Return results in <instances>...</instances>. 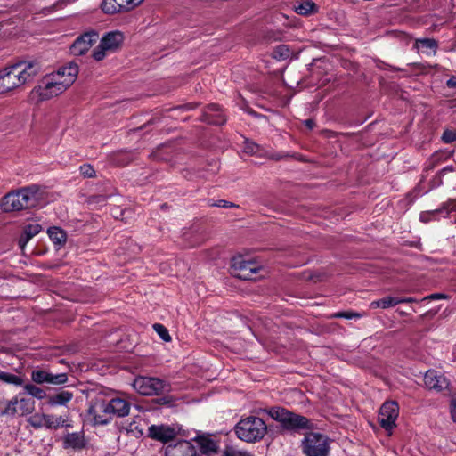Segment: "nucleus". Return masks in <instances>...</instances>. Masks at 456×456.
Wrapping results in <instances>:
<instances>
[{"label":"nucleus","instance_id":"nucleus-16","mask_svg":"<svg viewBox=\"0 0 456 456\" xmlns=\"http://www.w3.org/2000/svg\"><path fill=\"white\" fill-rule=\"evenodd\" d=\"M12 66L0 70V94H4L19 86Z\"/></svg>","mask_w":456,"mask_h":456},{"label":"nucleus","instance_id":"nucleus-44","mask_svg":"<svg viewBox=\"0 0 456 456\" xmlns=\"http://www.w3.org/2000/svg\"><path fill=\"white\" fill-rule=\"evenodd\" d=\"M446 86L449 88H456V77H452L446 81Z\"/></svg>","mask_w":456,"mask_h":456},{"label":"nucleus","instance_id":"nucleus-11","mask_svg":"<svg viewBox=\"0 0 456 456\" xmlns=\"http://www.w3.org/2000/svg\"><path fill=\"white\" fill-rule=\"evenodd\" d=\"M11 66L16 78L19 79V86L33 81L40 69L38 64L32 61H20Z\"/></svg>","mask_w":456,"mask_h":456},{"label":"nucleus","instance_id":"nucleus-43","mask_svg":"<svg viewBox=\"0 0 456 456\" xmlns=\"http://www.w3.org/2000/svg\"><path fill=\"white\" fill-rule=\"evenodd\" d=\"M127 431L128 432H133V433H136L137 432L140 435L142 434V429H138V426L136 425V422L130 423L129 428H127Z\"/></svg>","mask_w":456,"mask_h":456},{"label":"nucleus","instance_id":"nucleus-14","mask_svg":"<svg viewBox=\"0 0 456 456\" xmlns=\"http://www.w3.org/2000/svg\"><path fill=\"white\" fill-rule=\"evenodd\" d=\"M166 456H198L197 448L188 441H180L166 448Z\"/></svg>","mask_w":456,"mask_h":456},{"label":"nucleus","instance_id":"nucleus-42","mask_svg":"<svg viewBox=\"0 0 456 456\" xmlns=\"http://www.w3.org/2000/svg\"><path fill=\"white\" fill-rule=\"evenodd\" d=\"M451 415L453 421L456 423V398L451 401Z\"/></svg>","mask_w":456,"mask_h":456},{"label":"nucleus","instance_id":"nucleus-38","mask_svg":"<svg viewBox=\"0 0 456 456\" xmlns=\"http://www.w3.org/2000/svg\"><path fill=\"white\" fill-rule=\"evenodd\" d=\"M80 172L85 177H93L95 174L94 167L89 164L82 165L80 167Z\"/></svg>","mask_w":456,"mask_h":456},{"label":"nucleus","instance_id":"nucleus-9","mask_svg":"<svg viewBox=\"0 0 456 456\" xmlns=\"http://www.w3.org/2000/svg\"><path fill=\"white\" fill-rule=\"evenodd\" d=\"M88 419L94 425H106L112 416L107 406V401L96 399L88 409Z\"/></svg>","mask_w":456,"mask_h":456},{"label":"nucleus","instance_id":"nucleus-25","mask_svg":"<svg viewBox=\"0 0 456 456\" xmlns=\"http://www.w3.org/2000/svg\"><path fill=\"white\" fill-rule=\"evenodd\" d=\"M102 10L107 14H115L126 12L124 0H102Z\"/></svg>","mask_w":456,"mask_h":456},{"label":"nucleus","instance_id":"nucleus-17","mask_svg":"<svg viewBox=\"0 0 456 456\" xmlns=\"http://www.w3.org/2000/svg\"><path fill=\"white\" fill-rule=\"evenodd\" d=\"M148 430L149 436L151 438L161 442H167L172 440L176 436V431L175 428L164 425H152L149 428Z\"/></svg>","mask_w":456,"mask_h":456},{"label":"nucleus","instance_id":"nucleus-34","mask_svg":"<svg viewBox=\"0 0 456 456\" xmlns=\"http://www.w3.org/2000/svg\"><path fill=\"white\" fill-rule=\"evenodd\" d=\"M200 446H201L202 451L206 453L216 452L217 450L216 444L213 440H210V439H205V438L201 439Z\"/></svg>","mask_w":456,"mask_h":456},{"label":"nucleus","instance_id":"nucleus-12","mask_svg":"<svg viewBox=\"0 0 456 456\" xmlns=\"http://www.w3.org/2000/svg\"><path fill=\"white\" fill-rule=\"evenodd\" d=\"M99 39V35L95 31H88L77 37L70 47V51L74 55L85 54Z\"/></svg>","mask_w":456,"mask_h":456},{"label":"nucleus","instance_id":"nucleus-37","mask_svg":"<svg viewBox=\"0 0 456 456\" xmlns=\"http://www.w3.org/2000/svg\"><path fill=\"white\" fill-rule=\"evenodd\" d=\"M224 456H251L245 451L237 450L235 448H227L224 451Z\"/></svg>","mask_w":456,"mask_h":456},{"label":"nucleus","instance_id":"nucleus-20","mask_svg":"<svg viewBox=\"0 0 456 456\" xmlns=\"http://www.w3.org/2000/svg\"><path fill=\"white\" fill-rule=\"evenodd\" d=\"M65 448L73 450H82L86 445V440L83 432L68 433L63 438Z\"/></svg>","mask_w":456,"mask_h":456},{"label":"nucleus","instance_id":"nucleus-33","mask_svg":"<svg viewBox=\"0 0 456 456\" xmlns=\"http://www.w3.org/2000/svg\"><path fill=\"white\" fill-rule=\"evenodd\" d=\"M24 389L28 395H30L33 397H36L37 399H42L45 395V393L42 388H40L35 385H32V384L26 385L24 387Z\"/></svg>","mask_w":456,"mask_h":456},{"label":"nucleus","instance_id":"nucleus-46","mask_svg":"<svg viewBox=\"0 0 456 456\" xmlns=\"http://www.w3.org/2000/svg\"><path fill=\"white\" fill-rule=\"evenodd\" d=\"M444 296L443 294H432L427 297L424 298V300H427V299H439V298H444Z\"/></svg>","mask_w":456,"mask_h":456},{"label":"nucleus","instance_id":"nucleus-22","mask_svg":"<svg viewBox=\"0 0 456 456\" xmlns=\"http://www.w3.org/2000/svg\"><path fill=\"white\" fill-rule=\"evenodd\" d=\"M204 120L214 125H223L225 122L224 115L217 104H209L204 113Z\"/></svg>","mask_w":456,"mask_h":456},{"label":"nucleus","instance_id":"nucleus-40","mask_svg":"<svg viewBox=\"0 0 456 456\" xmlns=\"http://www.w3.org/2000/svg\"><path fill=\"white\" fill-rule=\"evenodd\" d=\"M442 140L446 143H451L456 140V132L446 130L442 135Z\"/></svg>","mask_w":456,"mask_h":456},{"label":"nucleus","instance_id":"nucleus-26","mask_svg":"<svg viewBox=\"0 0 456 456\" xmlns=\"http://www.w3.org/2000/svg\"><path fill=\"white\" fill-rule=\"evenodd\" d=\"M41 231L42 226L37 222L27 224L24 228V234L20 239V244L25 245L30 239L37 235Z\"/></svg>","mask_w":456,"mask_h":456},{"label":"nucleus","instance_id":"nucleus-48","mask_svg":"<svg viewBox=\"0 0 456 456\" xmlns=\"http://www.w3.org/2000/svg\"><path fill=\"white\" fill-rule=\"evenodd\" d=\"M305 125L309 128H313L314 126V122L313 120H311V119H307V120H305Z\"/></svg>","mask_w":456,"mask_h":456},{"label":"nucleus","instance_id":"nucleus-28","mask_svg":"<svg viewBox=\"0 0 456 456\" xmlns=\"http://www.w3.org/2000/svg\"><path fill=\"white\" fill-rule=\"evenodd\" d=\"M47 233L54 244L63 245L66 242L67 236L63 230L53 226L47 230Z\"/></svg>","mask_w":456,"mask_h":456},{"label":"nucleus","instance_id":"nucleus-3","mask_svg":"<svg viewBox=\"0 0 456 456\" xmlns=\"http://www.w3.org/2000/svg\"><path fill=\"white\" fill-rule=\"evenodd\" d=\"M239 439L247 443L261 441L267 433V425L259 417L250 415L242 418L234 427Z\"/></svg>","mask_w":456,"mask_h":456},{"label":"nucleus","instance_id":"nucleus-31","mask_svg":"<svg viewBox=\"0 0 456 456\" xmlns=\"http://www.w3.org/2000/svg\"><path fill=\"white\" fill-rule=\"evenodd\" d=\"M0 380L15 386H21L23 384L21 377L5 371H0Z\"/></svg>","mask_w":456,"mask_h":456},{"label":"nucleus","instance_id":"nucleus-5","mask_svg":"<svg viewBox=\"0 0 456 456\" xmlns=\"http://www.w3.org/2000/svg\"><path fill=\"white\" fill-rule=\"evenodd\" d=\"M134 388L141 395L151 396L168 393L171 386L159 378L139 376L133 382Z\"/></svg>","mask_w":456,"mask_h":456},{"label":"nucleus","instance_id":"nucleus-19","mask_svg":"<svg viewBox=\"0 0 456 456\" xmlns=\"http://www.w3.org/2000/svg\"><path fill=\"white\" fill-rule=\"evenodd\" d=\"M107 406L111 416L125 417L128 415L130 411V403L120 397L112 398L107 401Z\"/></svg>","mask_w":456,"mask_h":456},{"label":"nucleus","instance_id":"nucleus-32","mask_svg":"<svg viewBox=\"0 0 456 456\" xmlns=\"http://www.w3.org/2000/svg\"><path fill=\"white\" fill-rule=\"evenodd\" d=\"M27 401L24 398L19 400L18 398H13L12 400L7 402L6 406L4 411H2V414H15L19 412L17 409V405L25 404Z\"/></svg>","mask_w":456,"mask_h":456},{"label":"nucleus","instance_id":"nucleus-27","mask_svg":"<svg viewBox=\"0 0 456 456\" xmlns=\"http://www.w3.org/2000/svg\"><path fill=\"white\" fill-rule=\"evenodd\" d=\"M73 398V394L68 390L61 391L49 398L52 406L66 405Z\"/></svg>","mask_w":456,"mask_h":456},{"label":"nucleus","instance_id":"nucleus-24","mask_svg":"<svg viewBox=\"0 0 456 456\" xmlns=\"http://www.w3.org/2000/svg\"><path fill=\"white\" fill-rule=\"evenodd\" d=\"M294 11L302 16H308L318 12V6L312 0H304L298 2L293 6Z\"/></svg>","mask_w":456,"mask_h":456},{"label":"nucleus","instance_id":"nucleus-4","mask_svg":"<svg viewBox=\"0 0 456 456\" xmlns=\"http://www.w3.org/2000/svg\"><path fill=\"white\" fill-rule=\"evenodd\" d=\"M268 414L276 421L281 422L286 428L297 429L312 428L310 420L304 416L293 413L281 407H273L268 410Z\"/></svg>","mask_w":456,"mask_h":456},{"label":"nucleus","instance_id":"nucleus-29","mask_svg":"<svg viewBox=\"0 0 456 456\" xmlns=\"http://www.w3.org/2000/svg\"><path fill=\"white\" fill-rule=\"evenodd\" d=\"M416 47L419 50L426 51L428 54L435 53L437 48L436 40L430 38L418 39L416 41Z\"/></svg>","mask_w":456,"mask_h":456},{"label":"nucleus","instance_id":"nucleus-30","mask_svg":"<svg viewBox=\"0 0 456 456\" xmlns=\"http://www.w3.org/2000/svg\"><path fill=\"white\" fill-rule=\"evenodd\" d=\"M398 304H399V301H397V297H383L381 299H379V300L371 302L370 303V307L371 308L380 307V308H383V309H387V308H389V307L395 306Z\"/></svg>","mask_w":456,"mask_h":456},{"label":"nucleus","instance_id":"nucleus-35","mask_svg":"<svg viewBox=\"0 0 456 456\" xmlns=\"http://www.w3.org/2000/svg\"><path fill=\"white\" fill-rule=\"evenodd\" d=\"M154 330L159 334V336L164 340V341H170L171 337L168 333V330L159 323H156L153 325Z\"/></svg>","mask_w":456,"mask_h":456},{"label":"nucleus","instance_id":"nucleus-47","mask_svg":"<svg viewBox=\"0 0 456 456\" xmlns=\"http://www.w3.org/2000/svg\"><path fill=\"white\" fill-rule=\"evenodd\" d=\"M337 317H344L346 319H351L353 314L349 313H338L336 314Z\"/></svg>","mask_w":456,"mask_h":456},{"label":"nucleus","instance_id":"nucleus-2","mask_svg":"<svg viewBox=\"0 0 456 456\" xmlns=\"http://www.w3.org/2000/svg\"><path fill=\"white\" fill-rule=\"evenodd\" d=\"M77 74L78 66L71 62L60 68L56 72L45 76L32 93L37 94L41 101L57 96L75 82Z\"/></svg>","mask_w":456,"mask_h":456},{"label":"nucleus","instance_id":"nucleus-36","mask_svg":"<svg viewBox=\"0 0 456 456\" xmlns=\"http://www.w3.org/2000/svg\"><path fill=\"white\" fill-rule=\"evenodd\" d=\"M273 55L275 58L284 60L289 57V50L286 45H281L276 47Z\"/></svg>","mask_w":456,"mask_h":456},{"label":"nucleus","instance_id":"nucleus-8","mask_svg":"<svg viewBox=\"0 0 456 456\" xmlns=\"http://www.w3.org/2000/svg\"><path fill=\"white\" fill-rule=\"evenodd\" d=\"M303 452L307 456H328L327 437L318 433L307 434L303 441Z\"/></svg>","mask_w":456,"mask_h":456},{"label":"nucleus","instance_id":"nucleus-1","mask_svg":"<svg viewBox=\"0 0 456 456\" xmlns=\"http://www.w3.org/2000/svg\"><path fill=\"white\" fill-rule=\"evenodd\" d=\"M48 201L45 188L31 184L7 193L1 201L4 212L20 211L27 208H42Z\"/></svg>","mask_w":456,"mask_h":456},{"label":"nucleus","instance_id":"nucleus-39","mask_svg":"<svg viewBox=\"0 0 456 456\" xmlns=\"http://www.w3.org/2000/svg\"><path fill=\"white\" fill-rule=\"evenodd\" d=\"M144 0H124V7L126 12H129L138 5H140Z\"/></svg>","mask_w":456,"mask_h":456},{"label":"nucleus","instance_id":"nucleus-49","mask_svg":"<svg viewBox=\"0 0 456 456\" xmlns=\"http://www.w3.org/2000/svg\"><path fill=\"white\" fill-rule=\"evenodd\" d=\"M448 170H449V171H452V167H445V168H444V169L442 170V172H446V171H448Z\"/></svg>","mask_w":456,"mask_h":456},{"label":"nucleus","instance_id":"nucleus-10","mask_svg":"<svg viewBox=\"0 0 456 456\" xmlns=\"http://www.w3.org/2000/svg\"><path fill=\"white\" fill-rule=\"evenodd\" d=\"M399 415V406L396 402H385L379 413L380 426L388 432L395 427V421Z\"/></svg>","mask_w":456,"mask_h":456},{"label":"nucleus","instance_id":"nucleus-13","mask_svg":"<svg viewBox=\"0 0 456 456\" xmlns=\"http://www.w3.org/2000/svg\"><path fill=\"white\" fill-rule=\"evenodd\" d=\"M31 379L37 384L61 385L67 382L68 377L65 373L53 374L46 370H34L31 373Z\"/></svg>","mask_w":456,"mask_h":456},{"label":"nucleus","instance_id":"nucleus-6","mask_svg":"<svg viewBox=\"0 0 456 456\" xmlns=\"http://www.w3.org/2000/svg\"><path fill=\"white\" fill-rule=\"evenodd\" d=\"M124 41V35L115 30L105 34L98 46L93 52V57L96 61L103 60L109 53L117 51Z\"/></svg>","mask_w":456,"mask_h":456},{"label":"nucleus","instance_id":"nucleus-41","mask_svg":"<svg viewBox=\"0 0 456 456\" xmlns=\"http://www.w3.org/2000/svg\"><path fill=\"white\" fill-rule=\"evenodd\" d=\"M212 206L219 207V208H231L235 207V205L232 202L226 200H217L215 203L211 204Z\"/></svg>","mask_w":456,"mask_h":456},{"label":"nucleus","instance_id":"nucleus-7","mask_svg":"<svg viewBox=\"0 0 456 456\" xmlns=\"http://www.w3.org/2000/svg\"><path fill=\"white\" fill-rule=\"evenodd\" d=\"M260 269L256 262L246 260L241 256L232 259L231 273L241 280H255Z\"/></svg>","mask_w":456,"mask_h":456},{"label":"nucleus","instance_id":"nucleus-15","mask_svg":"<svg viewBox=\"0 0 456 456\" xmlns=\"http://www.w3.org/2000/svg\"><path fill=\"white\" fill-rule=\"evenodd\" d=\"M424 384L428 389L442 391L448 387L447 379L436 370H428L424 376Z\"/></svg>","mask_w":456,"mask_h":456},{"label":"nucleus","instance_id":"nucleus-23","mask_svg":"<svg viewBox=\"0 0 456 456\" xmlns=\"http://www.w3.org/2000/svg\"><path fill=\"white\" fill-rule=\"evenodd\" d=\"M445 211L446 214H448L451 211H456V200H450L444 204V206L438 209L432 210V211H427L422 212L420 214L419 219L423 223H428L429 221L435 219V216L438 213H442Z\"/></svg>","mask_w":456,"mask_h":456},{"label":"nucleus","instance_id":"nucleus-21","mask_svg":"<svg viewBox=\"0 0 456 456\" xmlns=\"http://www.w3.org/2000/svg\"><path fill=\"white\" fill-rule=\"evenodd\" d=\"M243 149H244V151L248 154L256 155V156H266L274 160H280L285 157V155L281 154V153L269 154L267 152H265L259 144H257L255 142L250 141L248 139H245Z\"/></svg>","mask_w":456,"mask_h":456},{"label":"nucleus","instance_id":"nucleus-45","mask_svg":"<svg viewBox=\"0 0 456 456\" xmlns=\"http://www.w3.org/2000/svg\"><path fill=\"white\" fill-rule=\"evenodd\" d=\"M397 301H399V304H401V303H412V302H416L417 300L413 297H397Z\"/></svg>","mask_w":456,"mask_h":456},{"label":"nucleus","instance_id":"nucleus-18","mask_svg":"<svg viewBox=\"0 0 456 456\" xmlns=\"http://www.w3.org/2000/svg\"><path fill=\"white\" fill-rule=\"evenodd\" d=\"M34 426H45L48 428H58L61 427H71L67 418L51 414H44L39 417L38 422L33 423Z\"/></svg>","mask_w":456,"mask_h":456}]
</instances>
